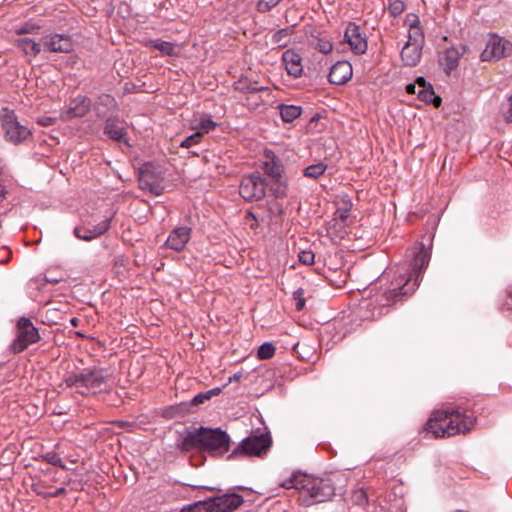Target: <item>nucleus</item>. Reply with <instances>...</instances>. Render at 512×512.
Wrapping results in <instances>:
<instances>
[{
	"label": "nucleus",
	"mask_w": 512,
	"mask_h": 512,
	"mask_svg": "<svg viewBox=\"0 0 512 512\" xmlns=\"http://www.w3.org/2000/svg\"><path fill=\"white\" fill-rule=\"evenodd\" d=\"M433 238L424 236L411 250L412 261L403 272H399L378 296L375 302L379 305L377 311L372 312V317H379L383 309L397 302H402L410 297L418 288L422 274L428 267L431 258Z\"/></svg>",
	"instance_id": "nucleus-1"
},
{
	"label": "nucleus",
	"mask_w": 512,
	"mask_h": 512,
	"mask_svg": "<svg viewBox=\"0 0 512 512\" xmlns=\"http://www.w3.org/2000/svg\"><path fill=\"white\" fill-rule=\"evenodd\" d=\"M475 419L469 406L457 405L435 411L427 421L425 429L435 438L452 437L469 432Z\"/></svg>",
	"instance_id": "nucleus-2"
},
{
	"label": "nucleus",
	"mask_w": 512,
	"mask_h": 512,
	"mask_svg": "<svg viewBox=\"0 0 512 512\" xmlns=\"http://www.w3.org/2000/svg\"><path fill=\"white\" fill-rule=\"evenodd\" d=\"M230 442V436L221 428L200 426L186 431L178 443V447L185 452L197 449L205 451L211 456L219 457L229 451Z\"/></svg>",
	"instance_id": "nucleus-3"
},
{
	"label": "nucleus",
	"mask_w": 512,
	"mask_h": 512,
	"mask_svg": "<svg viewBox=\"0 0 512 512\" xmlns=\"http://www.w3.org/2000/svg\"><path fill=\"white\" fill-rule=\"evenodd\" d=\"M285 489L299 491V502L308 507L315 503L325 502L335 494V487L328 478H319L300 472L293 473L288 479L279 483Z\"/></svg>",
	"instance_id": "nucleus-4"
},
{
	"label": "nucleus",
	"mask_w": 512,
	"mask_h": 512,
	"mask_svg": "<svg viewBox=\"0 0 512 512\" xmlns=\"http://www.w3.org/2000/svg\"><path fill=\"white\" fill-rule=\"evenodd\" d=\"M106 383V371L103 368L93 367L67 373L62 384L81 396L89 397L102 392Z\"/></svg>",
	"instance_id": "nucleus-5"
},
{
	"label": "nucleus",
	"mask_w": 512,
	"mask_h": 512,
	"mask_svg": "<svg viewBox=\"0 0 512 512\" xmlns=\"http://www.w3.org/2000/svg\"><path fill=\"white\" fill-rule=\"evenodd\" d=\"M243 502V497L239 494H224L205 501L196 502L183 508L181 512H233Z\"/></svg>",
	"instance_id": "nucleus-6"
},
{
	"label": "nucleus",
	"mask_w": 512,
	"mask_h": 512,
	"mask_svg": "<svg viewBox=\"0 0 512 512\" xmlns=\"http://www.w3.org/2000/svg\"><path fill=\"white\" fill-rule=\"evenodd\" d=\"M271 445L272 439L268 432L251 434L241 441L228 458L234 459L243 455L263 457L267 454Z\"/></svg>",
	"instance_id": "nucleus-7"
},
{
	"label": "nucleus",
	"mask_w": 512,
	"mask_h": 512,
	"mask_svg": "<svg viewBox=\"0 0 512 512\" xmlns=\"http://www.w3.org/2000/svg\"><path fill=\"white\" fill-rule=\"evenodd\" d=\"M39 340V331L31 320L26 317H21L16 324V336L10 344L9 349L12 353L19 354Z\"/></svg>",
	"instance_id": "nucleus-8"
},
{
	"label": "nucleus",
	"mask_w": 512,
	"mask_h": 512,
	"mask_svg": "<svg viewBox=\"0 0 512 512\" xmlns=\"http://www.w3.org/2000/svg\"><path fill=\"white\" fill-rule=\"evenodd\" d=\"M424 36L418 25L411 24L408 41L401 50V59L405 66L414 67L421 59Z\"/></svg>",
	"instance_id": "nucleus-9"
},
{
	"label": "nucleus",
	"mask_w": 512,
	"mask_h": 512,
	"mask_svg": "<svg viewBox=\"0 0 512 512\" xmlns=\"http://www.w3.org/2000/svg\"><path fill=\"white\" fill-rule=\"evenodd\" d=\"M266 189V180L259 172H253L242 178L239 193L246 201H258L265 197Z\"/></svg>",
	"instance_id": "nucleus-10"
},
{
	"label": "nucleus",
	"mask_w": 512,
	"mask_h": 512,
	"mask_svg": "<svg viewBox=\"0 0 512 512\" xmlns=\"http://www.w3.org/2000/svg\"><path fill=\"white\" fill-rule=\"evenodd\" d=\"M1 121L7 139L13 143H19L30 135L29 129L21 125L14 112L7 108L2 110Z\"/></svg>",
	"instance_id": "nucleus-11"
},
{
	"label": "nucleus",
	"mask_w": 512,
	"mask_h": 512,
	"mask_svg": "<svg viewBox=\"0 0 512 512\" xmlns=\"http://www.w3.org/2000/svg\"><path fill=\"white\" fill-rule=\"evenodd\" d=\"M512 53V43L504 38L493 35L489 38L482 52L483 61L498 60Z\"/></svg>",
	"instance_id": "nucleus-12"
},
{
	"label": "nucleus",
	"mask_w": 512,
	"mask_h": 512,
	"mask_svg": "<svg viewBox=\"0 0 512 512\" xmlns=\"http://www.w3.org/2000/svg\"><path fill=\"white\" fill-rule=\"evenodd\" d=\"M90 108L91 100L84 95H78L71 99L67 106L61 109L60 119L69 121L76 117H83L89 112Z\"/></svg>",
	"instance_id": "nucleus-13"
},
{
	"label": "nucleus",
	"mask_w": 512,
	"mask_h": 512,
	"mask_svg": "<svg viewBox=\"0 0 512 512\" xmlns=\"http://www.w3.org/2000/svg\"><path fill=\"white\" fill-rule=\"evenodd\" d=\"M45 50L53 53H69L73 51L74 44L70 36L65 34H48L42 37Z\"/></svg>",
	"instance_id": "nucleus-14"
},
{
	"label": "nucleus",
	"mask_w": 512,
	"mask_h": 512,
	"mask_svg": "<svg viewBox=\"0 0 512 512\" xmlns=\"http://www.w3.org/2000/svg\"><path fill=\"white\" fill-rule=\"evenodd\" d=\"M344 39L355 54L361 55L367 51V41L365 37L362 36L360 27L355 23L350 22L347 25Z\"/></svg>",
	"instance_id": "nucleus-15"
},
{
	"label": "nucleus",
	"mask_w": 512,
	"mask_h": 512,
	"mask_svg": "<svg viewBox=\"0 0 512 512\" xmlns=\"http://www.w3.org/2000/svg\"><path fill=\"white\" fill-rule=\"evenodd\" d=\"M191 238V228L187 226H179L174 228L166 242L165 246L171 250L182 251Z\"/></svg>",
	"instance_id": "nucleus-16"
},
{
	"label": "nucleus",
	"mask_w": 512,
	"mask_h": 512,
	"mask_svg": "<svg viewBox=\"0 0 512 512\" xmlns=\"http://www.w3.org/2000/svg\"><path fill=\"white\" fill-rule=\"evenodd\" d=\"M262 169L271 180L279 179V177H282L284 173V167L281 160L269 150H266L264 153Z\"/></svg>",
	"instance_id": "nucleus-17"
},
{
	"label": "nucleus",
	"mask_w": 512,
	"mask_h": 512,
	"mask_svg": "<svg viewBox=\"0 0 512 512\" xmlns=\"http://www.w3.org/2000/svg\"><path fill=\"white\" fill-rule=\"evenodd\" d=\"M465 52L464 46L451 47L446 49L439 57V63L443 67L446 74H450L458 64L459 60Z\"/></svg>",
	"instance_id": "nucleus-18"
},
{
	"label": "nucleus",
	"mask_w": 512,
	"mask_h": 512,
	"mask_svg": "<svg viewBox=\"0 0 512 512\" xmlns=\"http://www.w3.org/2000/svg\"><path fill=\"white\" fill-rule=\"evenodd\" d=\"M352 77V66L347 61H338L335 63L329 72L328 80L332 84L342 85L345 84Z\"/></svg>",
	"instance_id": "nucleus-19"
},
{
	"label": "nucleus",
	"mask_w": 512,
	"mask_h": 512,
	"mask_svg": "<svg viewBox=\"0 0 512 512\" xmlns=\"http://www.w3.org/2000/svg\"><path fill=\"white\" fill-rule=\"evenodd\" d=\"M282 62L287 73L294 78H298L303 73L302 57L298 52L292 49L286 50L282 54Z\"/></svg>",
	"instance_id": "nucleus-20"
},
{
	"label": "nucleus",
	"mask_w": 512,
	"mask_h": 512,
	"mask_svg": "<svg viewBox=\"0 0 512 512\" xmlns=\"http://www.w3.org/2000/svg\"><path fill=\"white\" fill-rule=\"evenodd\" d=\"M111 217H106L102 221H100L97 225H95L92 229H86L81 227H76L74 229V235L80 240L91 241L102 234H104L110 228Z\"/></svg>",
	"instance_id": "nucleus-21"
},
{
	"label": "nucleus",
	"mask_w": 512,
	"mask_h": 512,
	"mask_svg": "<svg viewBox=\"0 0 512 512\" xmlns=\"http://www.w3.org/2000/svg\"><path fill=\"white\" fill-rule=\"evenodd\" d=\"M104 134L110 139L121 142L126 141V130L118 118H109L104 126Z\"/></svg>",
	"instance_id": "nucleus-22"
},
{
	"label": "nucleus",
	"mask_w": 512,
	"mask_h": 512,
	"mask_svg": "<svg viewBox=\"0 0 512 512\" xmlns=\"http://www.w3.org/2000/svg\"><path fill=\"white\" fill-rule=\"evenodd\" d=\"M15 44L18 48H20L25 55L36 57L42 49V40L40 42H36L31 38H21L15 41Z\"/></svg>",
	"instance_id": "nucleus-23"
},
{
	"label": "nucleus",
	"mask_w": 512,
	"mask_h": 512,
	"mask_svg": "<svg viewBox=\"0 0 512 512\" xmlns=\"http://www.w3.org/2000/svg\"><path fill=\"white\" fill-rule=\"evenodd\" d=\"M147 46L159 50L162 55L174 56L177 54L176 45L168 41L151 39L147 42Z\"/></svg>",
	"instance_id": "nucleus-24"
},
{
	"label": "nucleus",
	"mask_w": 512,
	"mask_h": 512,
	"mask_svg": "<svg viewBox=\"0 0 512 512\" xmlns=\"http://www.w3.org/2000/svg\"><path fill=\"white\" fill-rule=\"evenodd\" d=\"M418 99L427 104H433L435 107L441 105V98L435 95L432 85L417 90Z\"/></svg>",
	"instance_id": "nucleus-25"
},
{
	"label": "nucleus",
	"mask_w": 512,
	"mask_h": 512,
	"mask_svg": "<svg viewBox=\"0 0 512 512\" xmlns=\"http://www.w3.org/2000/svg\"><path fill=\"white\" fill-rule=\"evenodd\" d=\"M281 118L284 122H292L301 115V107L281 104L279 106Z\"/></svg>",
	"instance_id": "nucleus-26"
},
{
	"label": "nucleus",
	"mask_w": 512,
	"mask_h": 512,
	"mask_svg": "<svg viewBox=\"0 0 512 512\" xmlns=\"http://www.w3.org/2000/svg\"><path fill=\"white\" fill-rule=\"evenodd\" d=\"M271 191L276 198H284L287 195V182L282 177L271 180Z\"/></svg>",
	"instance_id": "nucleus-27"
},
{
	"label": "nucleus",
	"mask_w": 512,
	"mask_h": 512,
	"mask_svg": "<svg viewBox=\"0 0 512 512\" xmlns=\"http://www.w3.org/2000/svg\"><path fill=\"white\" fill-rule=\"evenodd\" d=\"M326 169L327 166L322 162L312 164L304 169V176L312 179H317L318 177L324 174Z\"/></svg>",
	"instance_id": "nucleus-28"
},
{
	"label": "nucleus",
	"mask_w": 512,
	"mask_h": 512,
	"mask_svg": "<svg viewBox=\"0 0 512 512\" xmlns=\"http://www.w3.org/2000/svg\"><path fill=\"white\" fill-rule=\"evenodd\" d=\"M217 126L216 122H214L210 117H203L200 119L199 123L194 126V129L197 130V132H201V135L212 131Z\"/></svg>",
	"instance_id": "nucleus-29"
},
{
	"label": "nucleus",
	"mask_w": 512,
	"mask_h": 512,
	"mask_svg": "<svg viewBox=\"0 0 512 512\" xmlns=\"http://www.w3.org/2000/svg\"><path fill=\"white\" fill-rule=\"evenodd\" d=\"M289 35H290L289 28L280 29L272 35L271 42L273 44L278 45L279 47L285 46L288 42Z\"/></svg>",
	"instance_id": "nucleus-30"
},
{
	"label": "nucleus",
	"mask_w": 512,
	"mask_h": 512,
	"mask_svg": "<svg viewBox=\"0 0 512 512\" xmlns=\"http://www.w3.org/2000/svg\"><path fill=\"white\" fill-rule=\"evenodd\" d=\"M275 346L270 342L263 343L257 351V356L261 360H268L275 354Z\"/></svg>",
	"instance_id": "nucleus-31"
},
{
	"label": "nucleus",
	"mask_w": 512,
	"mask_h": 512,
	"mask_svg": "<svg viewBox=\"0 0 512 512\" xmlns=\"http://www.w3.org/2000/svg\"><path fill=\"white\" fill-rule=\"evenodd\" d=\"M350 215V208H338L335 212V217L333 219V226L343 227L345 225L346 220Z\"/></svg>",
	"instance_id": "nucleus-32"
},
{
	"label": "nucleus",
	"mask_w": 512,
	"mask_h": 512,
	"mask_svg": "<svg viewBox=\"0 0 512 512\" xmlns=\"http://www.w3.org/2000/svg\"><path fill=\"white\" fill-rule=\"evenodd\" d=\"M43 459H44V461H46L47 463H49L53 466L59 467L61 469H66V466H65L64 462L62 461L61 457L55 451L46 452L43 455Z\"/></svg>",
	"instance_id": "nucleus-33"
},
{
	"label": "nucleus",
	"mask_w": 512,
	"mask_h": 512,
	"mask_svg": "<svg viewBox=\"0 0 512 512\" xmlns=\"http://www.w3.org/2000/svg\"><path fill=\"white\" fill-rule=\"evenodd\" d=\"M282 0H258L257 11L260 13H266L276 7Z\"/></svg>",
	"instance_id": "nucleus-34"
},
{
	"label": "nucleus",
	"mask_w": 512,
	"mask_h": 512,
	"mask_svg": "<svg viewBox=\"0 0 512 512\" xmlns=\"http://www.w3.org/2000/svg\"><path fill=\"white\" fill-rule=\"evenodd\" d=\"M389 12L396 17L405 10V4L402 0H389Z\"/></svg>",
	"instance_id": "nucleus-35"
},
{
	"label": "nucleus",
	"mask_w": 512,
	"mask_h": 512,
	"mask_svg": "<svg viewBox=\"0 0 512 512\" xmlns=\"http://www.w3.org/2000/svg\"><path fill=\"white\" fill-rule=\"evenodd\" d=\"M202 138V135H201V132H196L190 136H188L187 138H185L180 146L183 147V148H190L196 144H198L200 142Z\"/></svg>",
	"instance_id": "nucleus-36"
},
{
	"label": "nucleus",
	"mask_w": 512,
	"mask_h": 512,
	"mask_svg": "<svg viewBox=\"0 0 512 512\" xmlns=\"http://www.w3.org/2000/svg\"><path fill=\"white\" fill-rule=\"evenodd\" d=\"M293 298L295 300V307L296 310L301 311L305 306V298H304V291L302 288L297 289L293 293Z\"/></svg>",
	"instance_id": "nucleus-37"
},
{
	"label": "nucleus",
	"mask_w": 512,
	"mask_h": 512,
	"mask_svg": "<svg viewBox=\"0 0 512 512\" xmlns=\"http://www.w3.org/2000/svg\"><path fill=\"white\" fill-rule=\"evenodd\" d=\"M298 258L302 264L311 265L314 263L315 255L311 250H303L299 253Z\"/></svg>",
	"instance_id": "nucleus-38"
},
{
	"label": "nucleus",
	"mask_w": 512,
	"mask_h": 512,
	"mask_svg": "<svg viewBox=\"0 0 512 512\" xmlns=\"http://www.w3.org/2000/svg\"><path fill=\"white\" fill-rule=\"evenodd\" d=\"M39 27L34 25V24H31V23H25L24 25L18 27L15 32L16 34L18 35H24V34H29V33H33L34 31H36Z\"/></svg>",
	"instance_id": "nucleus-39"
},
{
	"label": "nucleus",
	"mask_w": 512,
	"mask_h": 512,
	"mask_svg": "<svg viewBox=\"0 0 512 512\" xmlns=\"http://www.w3.org/2000/svg\"><path fill=\"white\" fill-rule=\"evenodd\" d=\"M354 501L359 505H364L368 502L367 495L363 490H357L353 494Z\"/></svg>",
	"instance_id": "nucleus-40"
},
{
	"label": "nucleus",
	"mask_w": 512,
	"mask_h": 512,
	"mask_svg": "<svg viewBox=\"0 0 512 512\" xmlns=\"http://www.w3.org/2000/svg\"><path fill=\"white\" fill-rule=\"evenodd\" d=\"M210 397L209 395L207 394V391L205 392H200L198 393L196 396L193 397V399L191 400V404L192 405H199V404H203L205 401L209 400Z\"/></svg>",
	"instance_id": "nucleus-41"
},
{
	"label": "nucleus",
	"mask_w": 512,
	"mask_h": 512,
	"mask_svg": "<svg viewBox=\"0 0 512 512\" xmlns=\"http://www.w3.org/2000/svg\"><path fill=\"white\" fill-rule=\"evenodd\" d=\"M317 49L323 54H328L332 51L333 45L329 41H319Z\"/></svg>",
	"instance_id": "nucleus-42"
},
{
	"label": "nucleus",
	"mask_w": 512,
	"mask_h": 512,
	"mask_svg": "<svg viewBox=\"0 0 512 512\" xmlns=\"http://www.w3.org/2000/svg\"><path fill=\"white\" fill-rule=\"evenodd\" d=\"M7 193L8 191L4 183L3 174L0 171V203H2L6 199Z\"/></svg>",
	"instance_id": "nucleus-43"
},
{
	"label": "nucleus",
	"mask_w": 512,
	"mask_h": 512,
	"mask_svg": "<svg viewBox=\"0 0 512 512\" xmlns=\"http://www.w3.org/2000/svg\"><path fill=\"white\" fill-rule=\"evenodd\" d=\"M100 101L105 105V106H114L115 105V101L114 99L110 96V95H107V94H104L100 97Z\"/></svg>",
	"instance_id": "nucleus-44"
},
{
	"label": "nucleus",
	"mask_w": 512,
	"mask_h": 512,
	"mask_svg": "<svg viewBox=\"0 0 512 512\" xmlns=\"http://www.w3.org/2000/svg\"><path fill=\"white\" fill-rule=\"evenodd\" d=\"M507 298L503 304V308L507 311H512V290L507 292Z\"/></svg>",
	"instance_id": "nucleus-45"
},
{
	"label": "nucleus",
	"mask_w": 512,
	"mask_h": 512,
	"mask_svg": "<svg viewBox=\"0 0 512 512\" xmlns=\"http://www.w3.org/2000/svg\"><path fill=\"white\" fill-rule=\"evenodd\" d=\"M414 84H416L417 90L420 88L431 86V84L426 83V81L423 77H418Z\"/></svg>",
	"instance_id": "nucleus-46"
},
{
	"label": "nucleus",
	"mask_w": 512,
	"mask_h": 512,
	"mask_svg": "<svg viewBox=\"0 0 512 512\" xmlns=\"http://www.w3.org/2000/svg\"><path fill=\"white\" fill-rule=\"evenodd\" d=\"M54 119L51 117H43L38 120V123L42 126H50L54 124Z\"/></svg>",
	"instance_id": "nucleus-47"
},
{
	"label": "nucleus",
	"mask_w": 512,
	"mask_h": 512,
	"mask_svg": "<svg viewBox=\"0 0 512 512\" xmlns=\"http://www.w3.org/2000/svg\"><path fill=\"white\" fill-rule=\"evenodd\" d=\"M222 392V388L220 387H215L211 390H208L207 391V394L209 395L210 399L213 397V396H217L219 395L220 393Z\"/></svg>",
	"instance_id": "nucleus-48"
},
{
	"label": "nucleus",
	"mask_w": 512,
	"mask_h": 512,
	"mask_svg": "<svg viewBox=\"0 0 512 512\" xmlns=\"http://www.w3.org/2000/svg\"><path fill=\"white\" fill-rule=\"evenodd\" d=\"M406 92L408 94H417L416 84L410 83L406 86Z\"/></svg>",
	"instance_id": "nucleus-49"
},
{
	"label": "nucleus",
	"mask_w": 512,
	"mask_h": 512,
	"mask_svg": "<svg viewBox=\"0 0 512 512\" xmlns=\"http://www.w3.org/2000/svg\"><path fill=\"white\" fill-rule=\"evenodd\" d=\"M62 279L60 278H54V277H48V276H45L44 277V281L46 283H51V284H57L61 281Z\"/></svg>",
	"instance_id": "nucleus-50"
},
{
	"label": "nucleus",
	"mask_w": 512,
	"mask_h": 512,
	"mask_svg": "<svg viewBox=\"0 0 512 512\" xmlns=\"http://www.w3.org/2000/svg\"><path fill=\"white\" fill-rule=\"evenodd\" d=\"M65 492H66V489L61 487V488H58L55 492L50 493V496L51 497H58L60 495H63Z\"/></svg>",
	"instance_id": "nucleus-51"
},
{
	"label": "nucleus",
	"mask_w": 512,
	"mask_h": 512,
	"mask_svg": "<svg viewBox=\"0 0 512 512\" xmlns=\"http://www.w3.org/2000/svg\"><path fill=\"white\" fill-rule=\"evenodd\" d=\"M241 377H242V375L240 373L234 374L233 376H231L229 378V382L239 381L241 379Z\"/></svg>",
	"instance_id": "nucleus-52"
},
{
	"label": "nucleus",
	"mask_w": 512,
	"mask_h": 512,
	"mask_svg": "<svg viewBox=\"0 0 512 512\" xmlns=\"http://www.w3.org/2000/svg\"><path fill=\"white\" fill-rule=\"evenodd\" d=\"M80 323V320L76 317H73L70 319V324L73 326V327H77Z\"/></svg>",
	"instance_id": "nucleus-53"
},
{
	"label": "nucleus",
	"mask_w": 512,
	"mask_h": 512,
	"mask_svg": "<svg viewBox=\"0 0 512 512\" xmlns=\"http://www.w3.org/2000/svg\"><path fill=\"white\" fill-rule=\"evenodd\" d=\"M264 89V87H251V88H248V92H258V91H262Z\"/></svg>",
	"instance_id": "nucleus-54"
}]
</instances>
